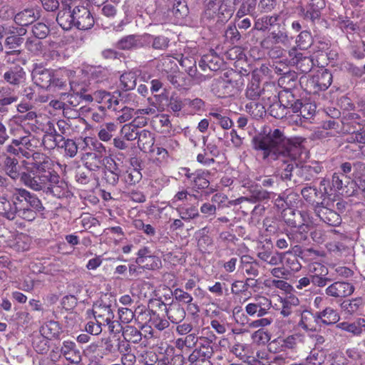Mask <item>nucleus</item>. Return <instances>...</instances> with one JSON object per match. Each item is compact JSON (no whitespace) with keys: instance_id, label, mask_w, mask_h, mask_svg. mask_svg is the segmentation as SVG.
Wrapping results in <instances>:
<instances>
[{"instance_id":"1","label":"nucleus","mask_w":365,"mask_h":365,"mask_svg":"<svg viewBox=\"0 0 365 365\" xmlns=\"http://www.w3.org/2000/svg\"><path fill=\"white\" fill-rule=\"evenodd\" d=\"M253 141L255 149L261 152L264 159L279 160L284 163L285 173L282 177L289 178L294 167L298 165L297 160L302 158L301 146L287 139L279 129L270 130Z\"/></svg>"},{"instance_id":"2","label":"nucleus","mask_w":365,"mask_h":365,"mask_svg":"<svg viewBox=\"0 0 365 365\" xmlns=\"http://www.w3.org/2000/svg\"><path fill=\"white\" fill-rule=\"evenodd\" d=\"M28 173L21 175V182L28 187L35 191L46 190L50 185L51 180L55 172L51 171L52 161L49 158L40 153H35L31 158L22 162Z\"/></svg>"},{"instance_id":"3","label":"nucleus","mask_w":365,"mask_h":365,"mask_svg":"<svg viewBox=\"0 0 365 365\" xmlns=\"http://www.w3.org/2000/svg\"><path fill=\"white\" fill-rule=\"evenodd\" d=\"M56 21L64 30H68L73 26L81 30L90 29L94 25V18L89 9L84 6L71 7L63 5L58 13Z\"/></svg>"},{"instance_id":"4","label":"nucleus","mask_w":365,"mask_h":365,"mask_svg":"<svg viewBox=\"0 0 365 365\" xmlns=\"http://www.w3.org/2000/svg\"><path fill=\"white\" fill-rule=\"evenodd\" d=\"M88 316L92 314L96 321L100 324L108 327L111 333L119 332L120 326L117 321H114V314L110 305L103 304L102 302H97L93 306L91 310H87Z\"/></svg>"},{"instance_id":"5","label":"nucleus","mask_w":365,"mask_h":365,"mask_svg":"<svg viewBox=\"0 0 365 365\" xmlns=\"http://www.w3.org/2000/svg\"><path fill=\"white\" fill-rule=\"evenodd\" d=\"M221 94L232 96L236 94L243 85V79L240 75L233 71L225 72L218 80Z\"/></svg>"},{"instance_id":"6","label":"nucleus","mask_w":365,"mask_h":365,"mask_svg":"<svg viewBox=\"0 0 365 365\" xmlns=\"http://www.w3.org/2000/svg\"><path fill=\"white\" fill-rule=\"evenodd\" d=\"M331 82V73L327 69H320L307 81V86L310 88V92L317 93L328 88Z\"/></svg>"},{"instance_id":"7","label":"nucleus","mask_w":365,"mask_h":365,"mask_svg":"<svg viewBox=\"0 0 365 365\" xmlns=\"http://www.w3.org/2000/svg\"><path fill=\"white\" fill-rule=\"evenodd\" d=\"M285 107L294 113H298L297 116L302 119L309 120L312 118L316 111V106L312 103H302L300 100L289 101Z\"/></svg>"},{"instance_id":"8","label":"nucleus","mask_w":365,"mask_h":365,"mask_svg":"<svg viewBox=\"0 0 365 365\" xmlns=\"http://www.w3.org/2000/svg\"><path fill=\"white\" fill-rule=\"evenodd\" d=\"M94 101L100 104L99 108L101 110L110 109L114 111L118 110L119 106L118 96L111 94L104 91H98L93 93Z\"/></svg>"},{"instance_id":"9","label":"nucleus","mask_w":365,"mask_h":365,"mask_svg":"<svg viewBox=\"0 0 365 365\" xmlns=\"http://www.w3.org/2000/svg\"><path fill=\"white\" fill-rule=\"evenodd\" d=\"M54 71L43 67H36L32 72L34 83L45 89H51Z\"/></svg>"},{"instance_id":"10","label":"nucleus","mask_w":365,"mask_h":365,"mask_svg":"<svg viewBox=\"0 0 365 365\" xmlns=\"http://www.w3.org/2000/svg\"><path fill=\"white\" fill-rule=\"evenodd\" d=\"M233 12V6L228 5L225 1L219 5V2L211 0L207 4V13L209 16L211 17L216 14L221 18L222 21L230 19Z\"/></svg>"},{"instance_id":"11","label":"nucleus","mask_w":365,"mask_h":365,"mask_svg":"<svg viewBox=\"0 0 365 365\" xmlns=\"http://www.w3.org/2000/svg\"><path fill=\"white\" fill-rule=\"evenodd\" d=\"M50 178H52L51 181L45 193L51 194L58 198L68 197L69 192L67 183L61 180L56 173H54Z\"/></svg>"},{"instance_id":"12","label":"nucleus","mask_w":365,"mask_h":365,"mask_svg":"<svg viewBox=\"0 0 365 365\" xmlns=\"http://www.w3.org/2000/svg\"><path fill=\"white\" fill-rule=\"evenodd\" d=\"M300 340L299 335H291L286 338H278L272 341L269 345L270 351L279 352L286 349H294Z\"/></svg>"},{"instance_id":"13","label":"nucleus","mask_w":365,"mask_h":365,"mask_svg":"<svg viewBox=\"0 0 365 365\" xmlns=\"http://www.w3.org/2000/svg\"><path fill=\"white\" fill-rule=\"evenodd\" d=\"M13 197L14 200L19 202H26L32 209L37 211H41L43 209L41 200L35 195L31 194L25 189H15Z\"/></svg>"},{"instance_id":"14","label":"nucleus","mask_w":365,"mask_h":365,"mask_svg":"<svg viewBox=\"0 0 365 365\" xmlns=\"http://www.w3.org/2000/svg\"><path fill=\"white\" fill-rule=\"evenodd\" d=\"M354 290V286L349 282H336L329 285L325 292L328 296L333 297H345L351 295Z\"/></svg>"},{"instance_id":"15","label":"nucleus","mask_w":365,"mask_h":365,"mask_svg":"<svg viewBox=\"0 0 365 365\" xmlns=\"http://www.w3.org/2000/svg\"><path fill=\"white\" fill-rule=\"evenodd\" d=\"M324 6L325 3L324 0H311V2L306 8H300L299 14L305 19L314 21L320 17L321 10Z\"/></svg>"},{"instance_id":"16","label":"nucleus","mask_w":365,"mask_h":365,"mask_svg":"<svg viewBox=\"0 0 365 365\" xmlns=\"http://www.w3.org/2000/svg\"><path fill=\"white\" fill-rule=\"evenodd\" d=\"M322 206L316 208L317 215L325 223L331 225L337 226L341 223V219L339 214L333 211L331 209L324 206V200L321 202Z\"/></svg>"},{"instance_id":"17","label":"nucleus","mask_w":365,"mask_h":365,"mask_svg":"<svg viewBox=\"0 0 365 365\" xmlns=\"http://www.w3.org/2000/svg\"><path fill=\"white\" fill-rule=\"evenodd\" d=\"M281 314L284 317H287L291 315H294V317H299V311L297 310L299 301L295 295H287L284 298L281 299Z\"/></svg>"},{"instance_id":"18","label":"nucleus","mask_w":365,"mask_h":365,"mask_svg":"<svg viewBox=\"0 0 365 365\" xmlns=\"http://www.w3.org/2000/svg\"><path fill=\"white\" fill-rule=\"evenodd\" d=\"M204 343H200V347L196 348L189 356L188 360L190 363H194L197 361H205L210 358L212 354V349L210 346V342L206 339H200Z\"/></svg>"},{"instance_id":"19","label":"nucleus","mask_w":365,"mask_h":365,"mask_svg":"<svg viewBox=\"0 0 365 365\" xmlns=\"http://www.w3.org/2000/svg\"><path fill=\"white\" fill-rule=\"evenodd\" d=\"M336 327L354 336H360L365 333V319L359 318L354 322H342Z\"/></svg>"},{"instance_id":"20","label":"nucleus","mask_w":365,"mask_h":365,"mask_svg":"<svg viewBox=\"0 0 365 365\" xmlns=\"http://www.w3.org/2000/svg\"><path fill=\"white\" fill-rule=\"evenodd\" d=\"M61 354L71 363H81V356L73 341H65L61 349Z\"/></svg>"},{"instance_id":"21","label":"nucleus","mask_w":365,"mask_h":365,"mask_svg":"<svg viewBox=\"0 0 365 365\" xmlns=\"http://www.w3.org/2000/svg\"><path fill=\"white\" fill-rule=\"evenodd\" d=\"M284 253L263 249L258 252L257 257L262 261L272 266L279 265L282 262Z\"/></svg>"},{"instance_id":"22","label":"nucleus","mask_w":365,"mask_h":365,"mask_svg":"<svg viewBox=\"0 0 365 365\" xmlns=\"http://www.w3.org/2000/svg\"><path fill=\"white\" fill-rule=\"evenodd\" d=\"M185 176L193 182V187L197 189H204L208 187L210 182L207 173L203 171H197L195 173H190V170L184 168Z\"/></svg>"},{"instance_id":"23","label":"nucleus","mask_w":365,"mask_h":365,"mask_svg":"<svg viewBox=\"0 0 365 365\" xmlns=\"http://www.w3.org/2000/svg\"><path fill=\"white\" fill-rule=\"evenodd\" d=\"M221 58L213 53L204 55L199 62L200 67L202 70L209 68L211 71H217L222 65Z\"/></svg>"},{"instance_id":"24","label":"nucleus","mask_w":365,"mask_h":365,"mask_svg":"<svg viewBox=\"0 0 365 365\" xmlns=\"http://www.w3.org/2000/svg\"><path fill=\"white\" fill-rule=\"evenodd\" d=\"M345 176L344 174L334 173L332 176L331 187L329 188V190H328L327 187L328 181L326 180H322L319 185L320 191L323 192L325 195L331 196L332 195L331 192L333 190L334 191H338L342 189L343 180Z\"/></svg>"},{"instance_id":"25","label":"nucleus","mask_w":365,"mask_h":365,"mask_svg":"<svg viewBox=\"0 0 365 365\" xmlns=\"http://www.w3.org/2000/svg\"><path fill=\"white\" fill-rule=\"evenodd\" d=\"M166 314L173 323L178 324L184 319L185 311L178 302H173L166 309Z\"/></svg>"},{"instance_id":"26","label":"nucleus","mask_w":365,"mask_h":365,"mask_svg":"<svg viewBox=\"0 0 365 365\" xmlns=\"http://www.w3.org/2000/svg\"><path fill=\"white\" fill-rule=\"evenodd\" d=\"M61 327L58 322L49 321L43 324L40 329V333L46 339H53L57 338L61 332Z\"/></svg>"},{"instance_id":"27","label":"nucleus","mask_w":365,"mask_h":365,"mask_svg":"<svg viewBox=\"0 0 365 365\" xmlns=\"http://www.w3.org/2000/svg\"><path fill=\"white\" fill-rule=\"evenodd\" d=\"M4 80L12 85H19L25 79V72L20 66L10 68L4 74Z\"/></svg>"},{"instance_id":"28","label":"nucleus","mask_w":365,"mask_h":365,"mask_svg":"<svg viewBox=\"0 0 365 365\" xmlns=\"http://www.w3.org/2000/svg\"><path fill=\"white\" fill-rule=\"evenodd\" d=\"M240 268L247 275L256 277L259 274L258 262L250 255H243L241 257Z\"/></svg>"},{"instance_id":"29","label":"nucleus","mask_w":365,"mask_h":365,"mask_svg":"<svg viewBox=\"0 0 365 365\" xmlns=\"http://www.w3.org/2000/svg\"><path fill=\"white\" fill-rule=\"evenodd\" d=\"M17 214V207L4 197H0V215L9 220H14Z\"/></svg>"},{"instance_id":"30","label":"nucleus","mask_w":365,"mask_h":365,"mask_svg":"<svg viewBox=\"0 0 365 365\" xmlns=\"http://www.w3.org/2000/svg\"><path fill=\"white\" fill-rule=\"evenodd\" d=\"M143 46L141 38L136 35H129L122 38L117 43L120 49L129 50L137 48Z\"/></svg>"},{"instance_id":"31","label":"nucleus","mask_w":365,"mask_h":365,"mask_svg":"<svg viewBox=\"0 0 365 365\" xmlns=\"http://www.w3.org/2000/svg\"><path fill=\"white\" fill-rule=\"evenodd\" d=\"M38 16V13L33 9H26L18 13L15 17V22L20 26H27L33 23Z\"/></svg>"},{"instance_id":"32","label":"nucleus","mask_w":365,"mask_h":365,"mask_svg":"<svg viewBox=\"0 0 365 365\" xmlns=\"http://www.w3.org/2000/svg\"><path fill=\"white\" fill-rule=\"evenodd\" d=\"M316 318L320 319L323 324H332L336 323L339 319V314L336 310L327 307L322 312L316 314Z\"/></svg>"},{"instance_id":"33","label":"nucleus","mask_w":365,"mask_h":365,"mask_svg":"<svg viewBox=\"0 0 365 365\" xmlns=\"http://www.w3.org/2000/svg\"><path fill=\"white\" fill-rule=\"evenodd\" d=\"M156 113L155 106L137 109L135 111L133 123L136 124L137 126H144L147 123V120L144 118V115H155Z\"/></svg>"},{"instance_id":"34","label":"nucleus","mask_w":365,"mask_h":365,"mask_svg":"<svg viewBox=\"0 0 365 365\" xmlns=\"http://www.w3.org/2000/svg\"><path fill=\"white\" fill-rule=\"evenodd\" d=\"M30 238L25 234L18 233L14 236L10 246L18 252H23L29 248Z\"/></svg>"},{"instance_id":"35","label":"nucleus","mask_w":365,"mask_h":365,"mask_svg":"<svg viewBox=\"0 0 365 365\" xmlns=\"http://www.w3.org/2000/svg\"><path fill=\"white\" fill-rule=\"evenodd\" d=\"M176 210L180 218L185 221H189L199 216L198 210L195 206L178 205Z\"/></svg>"},{"instance_id":"36","label":"nucleus","mask_w":365,"mask_h":365,"mask_svg":"<svg viewBox=\"0 0 365 365\" xmlns=\"http://www.w3.org/2000/svg\"><path fill=\"white\" fill-rule=\"evenodd\" d=\"M137 138L138 147L142 150L146 151L148 148L153 146L154 138L148 130H143L138 133Z\"/></svg>"},{"instance_id":"37","label":"nucleus","mask_w":365,"mask_h":365,"mask_svg":"<svg viewBox=\"0 0 365 365\" xmlns=\"http://www.w3.org/2000/svg\"><path fill=\"white\" fill-rule=\"evenodd\" d=\"M262 89L259 86V80L255 75L253 76L246 90V96L250 100L257 99L261 94Z\"/></svg>"},{"instance_id":"38","label":"nucleus","mask_w":365,"mask_h":365,"mask_svg":"<svg viewBox=\"0 0 365 365\" xmlns=\"http://www.w3.org/2000/svg\"><path fill=\"white\" fill-rule=\"evenodd\" d=\"M117 130V125L114 123H106L102 125L98 133V136L102 141L107 142L111 139L113 133Z\"/></svg>"},{"instance_id":"39","label":"nucleus","mask_w":365,"mask_h":365,"mask_svg":"<svg viewBox=\"0 0 365 365\" xmlns=\"http://www.w3.org/2000/svg\"><path fill=\"white\" fill-rule=\"evenodd\" d=\"M83 160L85 162V166L90 170H96L101 165V159L97 154L91 152H86Z\"/></svg>"},{"instance_id":"40","label":"nucleus","mask_w":365,"mask_h":365,"mask_svg":"<svg viewBox=\"0 0 365 365\" xmlns=\"http://www.w3.org/2000/svg\"><path fill=\"white\" fill-rule=\"evenodd\" d=\"M136 86L135 74L131 72L125 73L120 76L119 87L125 91L133 89Z\"/></svg>"},{"instance_id":"41","label":"nucleus","mask_w":365,"mask_h":365,"mask_svg":"<svg viewBox=\"0 0 365 365\" xmlns=\"http://www.w3.org/2000/svg\"><path fill=\"white\" fill-rule=\"evenodd\" d=\"M257 0H242V4L237 11V16L241 18L247 14L254 16Z\"/></svg>"},{"instance_id":"42","label":"nucleus","mask_w":365,"mask_h":365,"mask_svg":"<svg viewBox=\"0 0 365 365\" xmlns=\"http://www.w3.org/2000/svg\"><path fill=\"white\" fill-rule=\"evenodd\" d=\"M300 321L299 322V326L304 330H312L314 326L312 324L314 320H317L316 316H313V314L308 311H304L302 312H299Z\"/></svg>"},{"instance_id":"43","label":"nucleus","mask_w":365,"mask_h":365,"mask_svg":"<svg viewBox=\"0 0 365 365\" xmlns=\"http://www.w3.org/2000/svg\"><path fill=\"white\" fill-rule=\"evenodd\" d=\"M254 302L259 310V316H264L268 313V310L272 307V302L266 297L257 295L254 298Z\"/></svg>"},{"instance_id":"44","label":"nucleus","mask_w":365,"mask_h":365,"mask_svg":"<svg viewBox=\"0 0 365 365\" xmlns=\"http://www.w3.org/2000/svg\"><path fill=\"white\" fill-rule=\"evenodd\" d=\"M5 169L7 174L12 178L16 179L19 175L18 161L15 158L7 157L4 161Z\"/></svg>"},{"instance_id":"45","label":"nucleus","mask_w":365,"mask_h":365,"mask_svg":"<svg viewBox=\"0 0 365 365\" xmlns=\"http://www.w3.org/2000/svg\"><path fill=\"white\" fill-rule=\"evenodd\" d=\"M196 199V195L190 194L187 190L178 191L172 198L170 202L172 205L178 207V205H182L180 202H190L192 199Z\"/></svg>"},{"instance_id":"46","label":"nucleus","mask_w":365,"mask_h":365,"mask_svg":"<svg viewBox=\"0 0 365 365\" xmlns=\"http://www.w3.org/2000/svg\"><path fill=\"white\" fill-rule=\"evenodd\" d=\"M173 296L178 302L187 304L190 306L193 307L197 311V306L195 304H192L193 298L189 293L183 291L182 289L176 288L173 292Z\"/></svg>"},{"instance_id":"47","label":"nucleus","mask_w":365,"mask_h":365,"mask_svg":"<svg viewBox=\"0 0 365 365\" xmlns=\"http://www.w3.org/2000/svg\"><path fill=\"white\" fill-rule=\"evenodd\" d=\"M80 143H81V140L76 144V143L73 140L67 139L66 140H64L61 148L64 149L65 155L66 156L73 158L76 155L79 148L84 150L83 145H81Z\"/></svg>"},{"instance_id":"48","label":"nucleus","mask_w":365,"mask_h":365,"mask_svg":"<svg viewBox=\"0 0 365 365\" xmlns=\"http://www.w3.org/2000/svg\"><path fill=\"white\" fill-rule=\"evenodd\" d=\"M137 125L133 123V121L130 124H125L121 129V134L123 138L128 141H132L137 139L138 132L136 128Z\"/></svg>"},{"instance_id":"49","label":"nucleus","mask_w":365,"mask_h":365,"mask_svg":"<svg viewBox=\"0 0 365 365\" xmlns=\"http://www.w3.org/2000/svg\"><path fill=\"white\" fill-rule=\"evenodd\" d=\"M312 35L309 31H303L297 36V46L302 50L307 49L312 44Z\"/></svg>"},{"instance_id":"50","label":"nucleus","mask_w":365,"mask_h":365,"mask_svg":"<svg viewBox=\"0 0 365 365\" xmlns=\"http://www.w3.org/2000/svg\"><path fill=\"white\" fill-rule=\"evenodd\" d=\"M289 56L292 58V61L293 63L299 64L300 61H304L307 63L308 67L306 69L302 70L304 72H306L307 70H309L312 66V61L309 57H302L301 53L297 52L296 48H292L289 51Z\"/></svg>"},{"instance_id":"51","label":"nucleus","mask_w":365,"mask_h":365,"mask_svg":"<svg viewBox=\"0 0 365 365\" xmlns=\"http://www.w3.org/2000/svg\"><path fill=\"white\" fill-rule=\"evenodd\" d=\"M306 360L310 365H320L324 361V352L318 349H314L311 351Z\"/></svg>"},{"instance_id":"52","label":"nucleus","mask_w":365,"mask_h":365,"mask_svg":"<svg viewBox=\"0 0 365 365\" xmlns=\"http://www.w3.org/2000/svg\"><path fill=\"white\" fill-rule=\"evenodd\" d=\"M124 338L132 343H138L142 339L140 331L133 327H128L123 332Z\"/></svg>"},{"instance_id":"53","label":"nucleus","mask_w":365,"mask_h":365,"mask_svg":"<svg viewBox=\"0 0 365 365\" xmlns=\"http://www.w3.org/2000/svg\"><path fill=\"white\" fill-rule=\"evenodd\" d=\"M80 145H83L84 150L88 148L91 150H94L99 153L104 150V147L102 143L91 137H86L83 139H81V143H80Z\"/></svg>"},{"instance_id":"54","label":"nucleus","mask_w":365,"mask_h":365,"mask_svg":"<svg viewBox=\"0 0 365 365\" xmlns=\"http://www.w3.org/2000/svg\"><path fill=\"white\" fill-rule=\"evenodd\" d=\"M308 272L311 277L314 276H326L328 274L327 267L319 262L309 264L308 266Z\"/></svg>"},{"instance_id":"55","label":"nucleus","mask_w":365,"mask_h":365,"mask_svg":"<svg viewBox=\"0 0 365 365\" xmlns=\"http://www.w3.org/2000/svg\"><path fill=\"white\" fill-rule=\"evenodd\" d=\"M152 148L149 150L151 153L152 157L155 158L159 163H162L168 158V153L166 149L161 147H151Z\"/></svg>"},{"instance_id":"56","label":"nucleus","mask_w":365,"mask_h":365,"mask_svg":"<svg viewBox=\"0 0 365 365\" xmlns=\"http://www.w3.org/2000/svg\"><path fill=\"white\" fill-rule=\"evenodd\" d=\"M48 32V27L43 23H36L32 26V33L37 39L46 38Z\"/></svg>"},{"instance_id":"57","label":"nucleus","mask_w":365,"mask_h":365,"mask_svg":"<svg viewBox=\"0 0 365 365\" xmlns=\"http://www.w3.org/2000/svg\"><path fill=\"white\" fill-rule=\"evenodd\" d=\"M118 110L121 112V115L118 116V120L120 123H125L130 120L133 116H135V110L133 108L127 106L120 107L118 106Z\"/></svg>"},{"instance_id":"58","label":"nucleus","mask_w":365,"mask_h":365,"mask_svg":"<svg viewBox=\"0 0 365 365\" xmlns=\"http://www.w3.org/2000/svg\"><path fill=\"white\" fill-rule=\"evenodd\" d=\"M29 141L27 138H23L21 140L15 139L13 140L12 144L9 145L7 148L8 152L14 155H19V153H23L22 145L26 144Z\"/></svg>"},{"instance_id":"59","label":"nucleus","mask_w":365,"mask_h":365,"mask_svg":"<svg viewBox=\"0 0 365 365\" xmlns=\"http://www.w3.org/2000/svg\"><path fill=\"white\" fill-rule=\"evenodd\" d=\"M270 37L274 43H282L284 46H287L290 43V39L289 38L287 34L282 31L272 32L270 34Z\"/></svg>"},{"instance_id":"60","label":"nucleus","mask_w":365,"mask_h":365,"mask_svg":"<svg viewBox=\"0 0 365 365\" xmlns=\"http://www.w3.org/2000/svg\"><path fill=\"white\" fill-rule=\"evenodd\" d=\"M361 304V301L359 299H355L351 301L344 302L342 304V307L344 310H346L349 314H353L356 312L359 307Z\"/></svg>"},{"instance_id":"61","label":"nucleus","mask_w":365,"mask_h":365,"mask_svg":"<svg viewBox=\"0 0 365 365\" xmlns=\"http://www.w3.org/2000/svg\"><path fill=\"white\" fill-rule=\"evenodd\" d=\"M118 314L120 320L125 324H128L132 321L134 317L133 311L128 308H119Z\"/></svg>"},{"instance_id":"62","label":"nucleus","mask_w":365,"mask_h":365,"mask_svg":"<svg viewBox=\"0 0 365 365\" xmlns=\"http://www.w3.org/2000/svg\"><path fill=\"white\" fill-rule=\"evenodd\" d=\"M17 213L21 217L28 221H32L36 217V212L26 207L17 209Z\"/></svg>"},{"instance_id":"63","label":"nucleus","mask_w":365,"mask_h":365,"mask_svg":"<svg viewBox=\"0 0 365 365\" xmlns=\"http://www.w3.org/2000/svg\"><path fill=\"white\" fill-rule=\"evenodd\" d=\"M102 326L103 324H100L96 321L94 322H88L86 325V331L87 333L92 335H98L102 331Z\"/></svg>"},{"instance_id":"64","label":"nucleus","mask_w":365,"mask_h":365,"mask_svg":"<svg viewBox=\"0 0 365 365\" xmlns=\"http://www.w3.org/2000/svg\"><path fill=\"white\" fill-rule=\"evenodd\" d=\"M321 126L324 130L328 131L327 133H329V137L334 136L338 133V125L334 120H329L328 121L324 122Z\"/></svg>"}]
</instances>
